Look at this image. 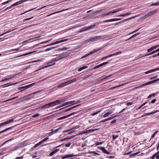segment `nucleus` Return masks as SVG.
I'll use <instances>...</instances> for the list:
<instances>
[{
    "mask_svg": "<svg viewBox=\"0 0 159 159\" xmlns=\"http://www.w3.org/2000/svg\"><path fill=\"white\" fill-rule=\"evenodd\" d=\"M77 80L75 79L71 80H68L64 83H62L57 86L58 88H61L71 83H74Z\"/></svg>",
    "mask_w": 159,
    "mask_h": 159,
    "instance_id": "f257e3e1",
    "label": "nucleus"
},
{
    "mask_svg": "<svg viewBox=\"0 0 159 159\" xmlns=\"http://www.w3.org/2000/svg\"><path fill=\"white\" fill-rule=\"evenodd\" d=\"M101 39V36H97L93 37H90L87 39L84 42V43H87L89 42H93L100 40Z\"/></svg>",
    "mask_w": 159,
    "mask_h": 159,
    "instance_id": "f03ea898",
    "label": "nucleus"
},
{
    "mask_svg": "<svg viewBox=\"0 0 159 159\" xmlns=\"http://www.w3.org/2000/svg\"><path fill=\"white\" fill-rule=\"evenodd\" d=\"M35 84V83H33L30 84H29L27 85H26L25 86H22L18 88V89L20 90L22 89L23 90H24L25 89H28L33 86Z\"/></svg>",
    "mask_w": 159,
    "mask_h": 159,
    "instance_id": "7ed1b4c3",
    "label": "nucleus"
},
{
    "mask_svg": "<svg viewBox=\"0 0 159 159\" xmlns=\"http://www.w3.org/2000/svg\"><path fill=\"white\" fill-rule=\"evenodd\" d=\"M157 11V9H155L153 11H152L148 13L146 15L144 16V18H146L148 17L151 16L153 14H154L156 13Z\"/></svg>",
    "mask_w": 159,
    "mask_h": 159,
    "instance_id": "20e7f679",
    "label": "nucleus"
},
{
    "mask_svg": "<svg viewBox=\"0 0 159 159\" xmlns=\"http://www.w3.org/2000/svg\"><path fill=\"white\" fill-rule=\"evenodd\" d=\"M159 81V78H158V79H157L154 80H152V81H151L148 82L146 83L145 84H142L141 85V86H146V85H149V84H151L153 83H154L155 82H157V81Z\"/></svg>",
    "mask_w": 159,
    "mask_h": 159,
    "instance_id": "39448f33",
    "label": "nucleus"
},
{
    "mask_svg": "<svg viewBox=\"0 0 159 159\" xmlns=\"http://www.w3.org/2000/svg\"><path fill=\"white\" fill-rule=\"evenodd\" d=\"M55 62V60H54V58L51 59L49 62H48V63H47V64H48L49 63H51L53 62H54V63L53 64H51L48 65V66H45L44 67H43V68H46L48 67L49 66L54 65H55V63H54Z\"/></svg>",
    "mask_w": 159,
    "mask_h": 159,
    "instance_id": "423d86ee",
    "label": "nucleus"
},
{
    "mask_svg": "<svg viewBox=\"0 0 159 159\" xmlns=\"http://www.w3.org/2000/svg\"><path fill=\"white\" fill-rule=\"evenodd\" d=\"M101 48H99L97 50H94V51H92V52H90L89 54H87V55H86L84 56H83V57H82L81 58H84V57H86L87 56H89L90 55H91V54H92L93 53H95L96 52H97L98 51H100V50H101Z\"/></svg>",
    "mask_w": 159,
    "mask_h": 159,
    "instance_id": "0eeeda50",
    "label": "nucleus"
},
{
    "mask_svg": "<svg viewBox=\"0 0 159 159\" xmlns=\"http://www.w3.org/2000/svg\"><path fill=\"white\" fill-rule=\"evenodd\" d=\"M69 40V39H62L61 40H60L58 41H56L54 43H52V45H54L56 44H58L62 42H63L65 41H67L68 40Z\"/></svg>",
    "mask_w": 159,
    "mask_h": 159,
    "instance_id": "6e6552de",
    "label": "nucleus"
},
{
    "mask_svg": "<svg viewBox=\"0 0 159 159\" xmlns=\"http://www.w3.org/2000/svg\"><path fill=\"white\" fill-rule=\"evenodd\" d=\"M61 128L60 127H59L58 129H56L55 130L53 131V129H52L51 130L52 132L48 133V134L49 136H50L52 135V134H55L56 133L57 131L60 130Z\"/></svg>",
    "mask_w": 159,
    "mask_h": 159,
    "instance_id": "1a4fd4ad",
    "label": "nucleus"
},
{
    "mask_svg": "<svg viewBox=\"0 0 159 159\" xmlns=\"http://www.w3.org/2000/svg\"><path fill=\"white\" fill-rule=\"evenodd\" d=\"M158 70H159V67L152 69V70H148V71H146L145 72V73L146 74H149V73H151L152 72H155L156 71H157Z\"/></svg>",
    "mask_w": 159,
    "mask_h": 159,
    "instance_id": "9d476101",
    "label": "nucleus"
},
{
    "mask_svg": "<svg viewBox=\"0 0 159 159\" xmlns=\"http://www.w3.org/2000/svg\"><path fill=\"white\" fill-rule=\"evenodd\" d=\"M98 129H99L98 128H97V129H90L86 130L84 132V133L86 134V133H89L90 132H93L94 131L98 130Z\"/></svg>",
    "mask_w": 159,
    "mask_h": 159,
    "instance_id": "9b49d317",
    "label": "nucleus"
},
{
    "mask_svg": "<svg viewBox=\"0 0 159 159\" xmlns=\"http://www.w3.org/2000/svg\"><path fill=\"white\" fill-rule=\"evenodd\" d=\"M52 40V39H51L48 40H47V41H44V42H41L40 43L37 44L35 45L33 48H34V47H37V46H39V45H40V44H43V43H47L49 42L50 41H51Z\"/></svg>",
    "mask_w": 159,
    "mask_h": 159,
    "instance_id": "f8f14e48",
    "label": "nucleus"
},
{
    "mask_svg": "<svg viewBox=\"0 0 159 159\" xmlns=\"http://www.w3.org/2000/svg\"><path fill=\"white\" fill-rule=\"evenodd\" d=\"M108 63V62H104V63H102L100 64H99V65H98L96 66H95L94 69H97V68H98L105 64H107Z\"/></svg>",
    "mask_w": 159,
    "mask_h": 159,
    "instance_id": "ddd939ff",
    "label": "nucleus"
},
{
    "mask_svg": "<svg viewBox=\"0 0 159 159\" xmlns=\"http://www.w3.org/2000/svg\"><path fill=\"white\" fill-rule=\"evenodd\" d=\"M137 17V16H133V17H130V18H129L125 19L124 20H122V21H120V24H121V23L124 22H125V21H128V20H131V19H133V18H134L135 17Z\"/></svg>",
    "mask_w": 159,
    "mask_h": 159,
    "instance_id": "4468645a",
    "label": "nucleus"
},
{
    "mask_svg": "<svg viewBox=\"0 0 159 159\" xmlns=\"http://www.w3.org/2000/svg\"><path fill=\"white\" fill-rule=\"evenodd\" d=\"M100 150H101L102 152L105 153L106 154H109V152H108L106 149H105L104 148V147H101L100 148Z\"/></svg>",
    "mask_w": 159,
    "mask_h": 159,
    "instance_id": "2eb2a0df",
    "label": "nucleus"
},
{
    "mask_svg": "<svg viewBox=\"0 0 159 159\" xmlns=\"http://www.w3.org/2000/svg\"><path fill=\"white\" fill-rule=\"evenodd\" d=\"M54 105L56 106L57 105L60 104L61 103H62L63 102H61V101L59 100H57L56 101L53 102Z\"/></svg>",
    "mask_w": 159,
    "mask_h": 159,
    "instance_id": "dca6fc26",
    "label": "nucleus"
},
{
    "mask_svg": "<svg viewBox=\"0 0 159 159\" xmlns=\"http://www.w3.org/2000/svg\"><path fill=\"white\" fill-rule=\"evenodd\" d=\"M74 157V155H66L64 156L63 157L62 159H64L65 158H68L70 157Z\"/></svg>",
    "mask_w": 159,
    "mask_h": 159,
    "instance_id": "f3484780",
    "label": "nucleus"
},
{
    "mask_svg": "<svg viewBox=\"0 0 159 159\" xmlns=\"http://www.w3.org/2000/svg\"><path fill=\"white\" fill-rule=\"evenodd\" d=\"M69 8H68V9H64V10H61L60 11H58L55 12L53 13H52L51 14H49V15H48L47 16H51V15H52L55 14L57 13H59V12H62V11H65L67 10H69Z\"/></svg>",
    "mask_w": 159,
    "mask_h": 159,
    "instance_id": "a211bd4d",
    "label": "nucleus"
},
{
    "mask_svg": "<svg viewBox=\"0 0 159 159\" xmlns=\"http://www.w3.org/2000/svg\"><path fill=\"white\" fill-rule=\"evenodd\" d=\"M156 48V47L155 46H154L153 47H151V48H149L147 50L148 52H150Z\"/></svg>",
    "mask_w": 159,
    "mask_h": 159,
    "instance_id": "6ab92c4d",
    "label": "nucleus"
},
{
    "mask_svg": "<svg viewBox=\"0 0 159 159\" xmlns=\"http://www.w3.org/2000/svg\"><path fill=\"white\" fill-rule=\"evenodd\" d=\"M112 113V112L110 111V112H107L105 114L103 115V116L104 118L106 117L107 116H108L109 115L111 114Z\"/></svg>",
    "mask_w": 159,
    "mask_h": 159,
    "instance_id": "aec40b11",
    "label": "nucleus"
},
{
    "mask_svg": "<svg viewBox=\"0 0 159 159\" xmlns=\"http://www.w3.org/2000/svg\"><path fill=\"white\" fill-rule=\"evenodd\" d=\"M59 151L58 149H56L55 150L53 151L51 153H50L49 154V155L52 156L54 155V154L56 153L57 152Z\"/></svg>",
    "mask_w": 159,
    "mask_h": 159,
    "instance_id": "412c9836",
    "label": "nucleus"
},
{
    "mask_svg": "<svg viewBox=\"0 0 159 159\" xmlns=\"http://www.w3.org/2000/svg\"><path fill=\"white\" fill-rule=\"evenodd\" d=\"M13 121V119H11L9 120H7L5 122H4V123L5 125H6L7 124Z\"/></svg>",
    "mask_w": 159,
    "mask_h": 159,
    "instance_id": "4be33fe9",
    "label": "nucleus"
},
{
    "mask_svg": "<svg viewBox=\"0 0 159 159\" xmlns=\"http://www.w3.org/2000/svg\"><path fill=\"white\" fill-rule=\"evenodd\" d=\"M68 117L67 116H62V117H60L59 118H58L57 119V120H63V119H65L66 118H68Z\"/></svg>",
    "mask_w": 159,
    "mask_h": 159,
    "instance_id": "5701e85b",
    "label": "nucleus"
},
{
    "mask_svg": "<svg viewBox=\"0 0 159 159\" xmlns=\"http://www.w3.org/2000/svg\"><path fill=\"white\" fill-rule=\"evenodd\" d=\"M122 10V9L121 8H117L116 9H115V10H113V11L114 12V13H116V12H118L119 11H121Z\"/></svg>",
    "mask_w": 159,
    "mask_h": 159,
    "instance_id": "b1692460",
    "label": "nucleus"
},
{
    "mask_svg": "<svg viewBox=\"0 0 159 159\" xmlns=\"http://www.w3.org/2000/svg\"><path fill=\"white\" fill-rule=\"evenodd\" d=\"M36 52V51H33V52H29V53H26L24 54H23V55H22L18 56L17 57H20L21 56H26V55H29V54H31V53H34V52Z\"/></svg>",
    "mask_w": 159,
    "mask_h": 159,
    "instance_id": "393cba45",
    "label": "nucleus"
},
{
    "mask_svg": "<svg viewBox=\"0 0 159 159\" xmlns=\"http://www.w3.org/2000/svg\"><path fill=\"white\" fill-rule=\"evenodd\" d=\"M87 67H88L87 66H84L83 67H82L80 68H79L78 70V71H80L84 69L87 68Z\"/></svg>",
    "mask_w": 159,
    "mask_h": 159,
    "instance_id": "a878e982",
    "label": "nucleus"
},
{
    "mask_svg": "<svg viewBox=\"0 0 159 159\" xmlns=\"http://www.w3.org/2000/svg\"><path fill=\"white\" fill-rule=\"evenodd\" d=\"M71 104V101H69L67 102H66L62 104V105L61 107H62L65 105H69Z\"/></svg>",
    "mask_w": 159,
    "mask_h": 159,
    "instance_id": "bb28decb",
    "label": "nucleus"
},
{
    "mask_svg": "<svg viewBox=\"0 0 159 159\" xmlns=\"http://www.w3.org/2000/svg\"><path fill=\"white\" fill-rule=\"evenodd\" d=\"M11 128H12V127H9V128H6V129H4V130H2V131H0V134L2 133H3V132H4L7 130L10 129H11Z\"/></svg>",
    "mask_w": 159,
    "mask_h": 159,
    "instance_id": "cd10ccee",
    "label": "nucleus"
},
{
    "mask_svg": "<svg viewBox=\"0 0 159 159\" xmlns=\"http://www.w3.org/2000/svg\"><path fill=\"white\" fill-rule=\"evenodd\" d=\"M48 104L49 107H51L54 106L53 102H52L49 103H48Z\"/></svg>",
    "mask_w": 159,
    "mask_h": 159,
    "instance_id": "c85d7f7f",
    "label": "nucleus"
},
{
    "mask_svg": "<svg viewBox=\"0 0 159 159\" xmlns=\"http://www.w3.org/2000/svg\"><path fill=\"white\" fill-rule=\"evenodd\" d=\"M56 47H52L51 48H48L45 50V52H47L56 48Z\"/></svg>",
    "mask_w": 159,
    "mask_h": 159,
    "instance_id": "c756f323",
    "label": "nucleus"
},
{
    "mask_svg": "<svg viewBox=\"0 0 159 159\" xmlns=\"http://www.w3.org/2000/svg\"><path fill=\"white\" fill-rule=\"evenodd\" d=\"M64 55H65L64 53L61 54L59 55V56L58 57H59V59H60V60H61L64 57Z\"/></svg>",
    "mask_w": 159,
    "mask_h": 159,
    "instance_id": "7c9ffc66",
    "label": "nucleus"
},
{
    "mask_svg": "<svg viewBox=\"0 0 159 159\" xmlns=\"http://www.w3.org/2000/svg\"><path fill=\"white\" fill-rule=\"evenodd\" d=\"M78 112V111H77V112H73L71 113H70V114H69L68 115H67L68 117L71 116H72L73 115H74V114H77Z\"/></svg>",
    "mask_w": 159,
    "mask_h": 159,
    "instance_id": "2f4dec72",
    "label": "nucleus"
},
{
    "mask_svg": "<svg viewBox=\"0 0 159 159\" xmlns=\"http://www.w3.org/2000/svg\"><path fill=\"white\" fill-rule=\"evenodd\" d=\"M80 105H76L75 106H74L72 107H70V108H69L67 109L65 111H70L71 109H72L74 108H75L76 107H77L79 106Z\"/></svg>",
    "mask_w": 159,
    "mask_h": 159,
    "instance_id": "473e14b6",
    "label": "nucleus"
},
{
    "mask_svg": "<svg viewBox=\"0 0 159 159\" xmlns=\"http://www.w3.org/2000/svg\"><path fill=\"white\" fill-rule=\"evenodd\" d=\"M156 159H159V151L154 154Z\"/></svg>",
    "mask_w": 159,
    "mask_h": 159,
    "instance_id": "72a5a7b5",
    "label": "nucleus"
},
{
    "mask_svg": "<svg viewBox=\"0 0 159 159\" xmlns=\"http://www.w3.org/2000/svg\"><path fill=\"white\" fill-rule=\"evenodd\" d=\"M96 26V25H90L89 27H88V30H90L91 29H92L93 28H94Z\"/></svg>",
    "mask_w": 159,
    "mask_h": 159,
    "instance_id": "f704fd0d",
    "label": "nucleus"
},
{
    "mask_svg": "<svg viewBox=\"0 0 159 159\" xmlns=\"http://www.w3.org/2000/svg\"><path fill=\"white\" fill-rule=\"evenodd\" d=\"M112 57L111 54H110V55H109L108 56H106L105 57H102L101 59V60H103L104 59H105L107 58H108L109 57Z\"/></svg>",
    "mask_w": 159,
    "mask_h": 159,
    "instance_id": "c9c22d12",
    "label": "nucleus"
},
{
    "mask_svg": "<svg viewBox=\"0 0 159 159\" xmlns=\"http://www.w3.org/2000/svg\"><path fill=\"white\" fill-rule=\"evenodd\" d=\"M115 21V18L108 20L104 21V22H109Z\"/></svg>",
    "mask_w": 159,
    "mask_h": 159,
    "instance_id": "e433bc0d",
    "label": "nucleus"
},
{
    "mask_svg": "<svg viewBox=\"0 0 159 159\" xmlns=\"http://www.w3.org/2000/svg\"><path fill=\"white\" fill-rule=\"evenodd\" d=\"M18 98V97H14V98H11V99H9L7 100L4 101L3 102H6L8 101H9L10 100H13L14 99H15L16 98Z\"/></svg>",
    "mask_w": 159,
    "mask_h": 159,
    "instance_id": "4c0bfd02",
    "label": "nucleus"
},
{
    "mask_svg": "<svg viewBox=\"0 0 159 159\" xmlns=\"http://www.w3.org/2000/svg\"><path fill=\"white\" fill-rule=\"evenodd\" d=\"M101 111H98L96 112H95L91 114V115L92 116H94L95 115L98 114Z\"/></svg>",
    "mask_w": 159,
    "mask_h": 159,
    "instance_id": "58836bf2",
    "label": "nucleus"
},
{
    "mask_svg": "<svg viewBox=\"0 0 159 159\" xmlns=\"http://www.w3.org/2000/svg\"><path fill=\"white\" fill-rule=\"evenodd\" d=\"M11 78H12V77H10L9 78H5V79L2 80L0 82H3V81L7 80H9L10 79H11Z\"/></svg>",
    "mask_w": 159,
    "mask_h": 159,
    "instance_id": "ea45409f",
    "label": "nucleus"
},
{
    "mask_svg": "<svg viewBox=\"0 0 159 159\" xmlns=\"http://www.w3.org/2000/svg\"><path fill=\"white\" fill-rule=\"evenodd\" d=\"M112 136L113 139L114 140H115L118 137V136L117 135H113Z\"/></svg>",
    "mask_w": 159,
    "mask_h": 159,
    "instance_id": "a19ab883",
    "label": "nucleus"
},
{
    "mask_svg": "<svg viewBox=\"0 0 159 159\" xmlns=\"http://www.w3.org/2000/svg\"><path fill=\"white\" fill-rule=\"evenodd\" d=\"M140 152H136L135 153H133V154L130 155V157H133V156H135V155L138 154L139 153H140Z\"/></svg>",
    "mask_w": 159,
    "mask_h": 159,
    "instance_id": "79ce46f5",
    "label": "nucleus"
},
{
    "mask_svg": "<svg viewBox=\"0 0 159 159\" xmlns=\"http://www.w3.org/2000/svg\"><path fill=\"white\" fill-rule=\"evenodd\" d=\"M159 5V2H157L154 3L152 4L151 5V6H158Z\"/></svg>",
    "mask_w": 159,
    "mask_h": 159,
    "instance_id": "37998d69",
    "label": "nucleus"
},
{
    "mask_svg": "<svg viewBox=\"0 0 159 159\" xmlns=\"http://www.w3.org/2000/svg\"><path fill=\"white\" fill-rule=\"evenodd\" d=\"M11 0H8V1H6L5 2H3V3H2V5H5V4H6L8 3L9 2H11Z\"/></svg>",
    "mask_w": 159,
    "mask_h": 159,
    "instance_id": "c03bdc74",
    "label": "nucleus"
},
{
    "mask_svg": "<svg viewBox=\"0 0 159 159\" xmlns=\"http://www.w3.org/2000/svg\"><path fill=\"white\" fill-rule=\"evenodd\" d=\"M121 53V51H120L119 52L115 53H114V54H111V55H112V56H113L116 55H118V54H119Z\"/></svg>",
    "mask_w": 159,
    "mask_h": 159,
    "instance_id": "a18cd8bd",
    "label": "nucleus"
},
{
    "mask_svg": "<svg viewBox=\"0 0 159 159\" xmlns=\"http://www.w3.org/2000/svg\"><path fill=\"white\" fill-rule=\"evenodd\" d=\"M155 52L154 51H153V52L149 53H148L146 55H145L144 56H149L150 55H152V54H154L155 53Z\"/></svg>",
    "mask_w": 159,
    "mask_h": 159,
    "instance_id": "49530a36",
    "label": "nucleus"
},
{
    "mask_svg": "<svg viewBox=\"0 0 159 159\" xmlns=\"http://www.w3.org/2000/svg\"><path fill=\"white\" fill-rule=\"evenodd\" d=\"M88 27H85L82 29V31H85L88 30Z\"/></svg>",
    "mask_w": 159,
    "mask_h": 159,
    "instance_id": "de8ad7c7",
    "label": "nucleus"
},
{
    "mask_svg": "<svg viewBox=\"0 0 159 159\" xmlns=\"http://www.w3.org/2000/svg\"><path fill=\"white\" fill-rule=\"evenodd\" d=\"M147 103V102H145L143 103V104L141 105L139 107L137 108V109H140L142 107H143V106L145 105Z\"/></svg>",
    "mask_w": 159,
    "mask_h": 159,
    "instance_id": "09e8293b",
    "label": "nucleus"
},
{
    "mask_svg": "<svg viewBox=\"0 0 159 159\" xmlns=\"http://www.w3.org/2000/svg\"><path fill=\"white\" fill-rule=\"evenodd\" d=\"M155 93H152V94H151L148 97V98H149L152 96L154 97L155 96Z\"/></svg>",
    "mask_w": 159,
    "mask_h": 159,
    "instance_id": "8fccbe9b",
    "label": "nucleus"
},
{
    "mask_svg": "<svg viewBox=\"0 0 159 159\" xmlns=\"http://www.w3.org/2000/svg\"><path fill=\"white\" fill-rule=\"evenodd\" d=\"M14 30H11L10 31H8L6 32H5V33H3V34H2L0 35V36H2V35H4V34H7V33H9V32H11V31H12Z\"/></svg>",
    "mask_w": 159,
    "mask_h": 159,
    "instance_id": "3c124183",
    "label": "nucleus"
},
{
    "mask_svg": "<svg viewBox=\"0 0 159 159\" xmlns=\"http://www.w3.org/2000/svg\"><path fill=\"white\" fill-rule=\"evenodd\" d=\"M49 107H48V105L47 104H46L45 105H44L43 107V108H44V109H45V108H49Z\"/></svg>",
    "mask_w": 159,
    "mask_h": 159,
    "instance_id": "603ef678",
    "label": "nucleus"
},
{
    "mask_svg": "<svg viewBox=\"0 0 159 159\" xmlns=\"http://www.w3.org/2000/svg\"><path fill=\"white\" fill-rule=\"evenodd\" d=\"M39 115V114L37 113L33 115L32 116V117L34 118L38 116Z\"/></svg>",
    "mask_w": 159,
    "mask_h": 159,
    "instance_id": "864d4df0",
    "label": "nucleus"
},
{
    "mask_svg": "<svg viewBox=\"0 0 159 159\" xmlns=\"http://www.w3.org/2000/svg\"><path fill=\"white\" fill-rule=\"evenodd\" d=\"M157 132H158V131H157L155 132L152 135L151 138H153V137H154V136H155V134H157Z\"/></svg>",
    "mask_w": 159,
    "mask_h": 159,
    "instance_id": "5fc2aeb1",
    "label": "nucleus"
},
{
    "mask_svg": "<svg viewBox=\"0 0 159 159\" xmlns=\"http://www.w3.org/2000/svg\"><path fill=\"white\" fill-rule=\"evenodd\" d=\"M139 34H140L139 33H138L135 34L132 36V38H134V37H135L137 35Z\"/></svg>",
    "mask_w": 159,
    "mask_h": 159,
    "instance_id": "6e6d98bb",
    "label": "nucleus"
},
{
    "mask_svg": "<svg viewBox=\"0 0 159 159\" xmlns=\"http://www.w3.org/2000/svg\"><path fill=\"white\" fill-rule=\"evenodd\" d=\"M40 60H41L40 59H39V60H37L32 61H30V62L28 63H32L35 62H37V61H40Z\"/></svg>",
    "mask_w": 159,
    "mask_h": 159,
    "instance_id": "4d7b16f0",
    "label": "nucleus"
},
{
    "mask_svg": "<svg viewBox=\"0 0 159 159\" xmlns=\"http://www.w3.org/2000/svg\"><path fill=\"white\" fill-rule=\"evenodd\" d=\"M36 8H33V9H30V10H28V11H26L25 12H24V13H22V14H23L24 13H27V12H29V11H31L33 10H34V9H35Z\"/></svg>",
    "mask_w": 159,
    "mask_h": 159,
    "instance_id": "13d9d810",
    "label": "nucleus"
},
{
    "mask_svg": "<svg viewBox=\"0 0 159 159\" xmlns=\"http://www.w3.org/2000/svg\"><path fill=\"white\" fill-rule=\"evenodd\" d=\"M71 145V143H69L66 144L65 146L66 147H69Z\"/></svg>",
    "mask_w": 159,
    "mask_h": 159,
    "instance_id": "bf43d9fd",
    "label": "nucleus"
},
{
    "mask_svg": "<svg viewBox=\"0 0 159 159\" xmlns=\"http://www.w3.org/2000/svg\"><path fill=\"white\" fill-rule=\"evenodd\" d=\"M54 59L55 61L60 60V59H59L58 57L56 58H54Z\"/></svg>",
    "mask_w": 159,
    "mask_h": 159,
    "instance_id": "052dcab7",
    "label": "nucleus"
},
{
    "mask_svg": "<svg viewBox=\"0 0 159 159\" xmlns=\"http://www.w3.org/2000/svg\"><path fill=\"white\" fill-rule=\"evenodd\" d=\"M102 143V142H98L97 143L96 146L99 145L101 144Z\"/></svg>",
    "mask_w": 159,
    "mask_h": 159,
    "instance_id": "680f3d73",
    "label": "nucleus"
},
{
    "mask_svg": "<svg viewBox=\"0 0 159 159\" xmlns=\"http://www.w3.org/2000/svg\"><path fill=\"white\" fill-rule=\"evenodd\" d=\"M33 18V17H31V18H27V19H24L23 20V21H25L26 20H30V19H31L32 18Z\"/></svg>",
    "mask_w": 159,
    "mask_h": 159,
    "instance_id": "e2e57ef3",
    "label": "nucleus"
},
{
    "mask_svg": "<svg viewBox=\"0 0 159 159\" xmlns=\"http://www.w3.org/2000/svg\"><path fill=\"white\" fill-rule=\"evenodd\" d=\"M156 99H154L151 101V103H155L156 102Z\"/></svg>",
    "mask_w": 159,
    "mask_h": 159,
    "instance_id": "0e129e2a",
    "label": "nucleus"
},
{
    "mask_svg": "<svg viewBox=\"0 0 159 159\" xmlns=\"http://www.w3.org/2000/svg\"><path fill=\"white\" fill-rule=\"evenodd\" d=\"M132 102H129L127 103V105L129 106H130V105H132Z\"/></svg>",
    "mask_w": 159,
    "mask_h": 159,
    "instance_id": "69168bd1",
    "label": "nucleus"
},
{
    "mask_svg": "<svg viewBox=\"0 0 159 159\" xmlns=\"http://www.w3.org/2000/svg\"><path fill=\"white\" fill-rule=\"evenodd\" d=\"M39 143H37L34 145V148H36L38 146H39Z\"/></svg>",
    "mask_w": 159,
    "mask_h": 159,
    "instance_id": "338daca9",
    "label": "nucleus"
},
{
    "mask_svg": "<svg viewBox=\"0 0 159 159\" xmlns=\"http://www.w3.org/2000/svg\"><path fill=\"white\" fill-rule=\"evenodd\" d=\"M156 157L155 156L154 154L153 155V156L151 157V159H154Z\"/></svg>",
    "mask_w": 159,
    "mask_h": 159,
    "instance_id": "774afa93",
    "label": "nucleus"
}]
</instances>
